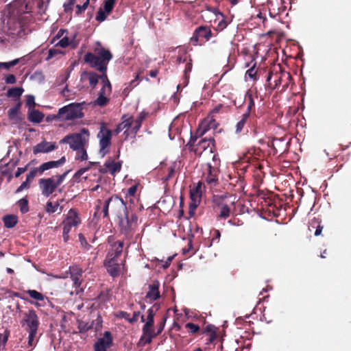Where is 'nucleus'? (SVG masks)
I'll use <instances>...</instances> for the list:
<instances>
[{"label":"nucleus","mask_w":351,"mask_h":351,"mask_svg":"<svg viewBox=\"0 0 351 351\" xmlns=\"http://www.w3.org/2000/svg\"><path fill=\"white\" fill-rule=\"evenodd\" d=\"M112 57L108 50L101 48L96 49V54L87 53L84 56V61L89 63L92 67L97 68L103 74H106L107 65Z\"/></svg>","instance_id":"1"},{"label":"nucleus","mask_w":351,"mask_h":351,"mask_svg":"<svg viewBox=\"0 0 351 351\" xmlns=\"http://www.w3.org/2000/svg\"><path fill=\"white\" fill-rule=\"evenodd\" d=\"M83 103H72L59 109L58 113L54 116L61 121H73L83 117Z\"/></svg>","instance_id":"2"},{"label":"nucleus","mask_w":351,"mask_h":351,"mask_svg":"<svg viewBox=\"0 0 351 351\" xmlns=\"http://www.w3.org/2000/svg\"><path fill=\"white\" fill-rule=\"evenodd\" d=\"M67 173L68 171H66L61 175H56L48 178L40 179L39 180V186L42 194L46 197L51 195L65 180Z\"/></svg>","instance_id":"3"},{"label":"nucleus","mask_w":351,"mask_h":351,"mask_svg":"<svg viewBox=\"0 0 351 351\" xmlns=\"http://www.w3.org/2000/svg\"><path fill=\"white\" fill-rule=\"evenodd\" d=\"M89 135L88 130L86 128H82L79 133L64 136L60 143H68L72 149L77 150L87 145Z\"/></svg>","instance_id":"4"},{"label":"nucleus","mask_w":351,"mask_h":351,"mask_svg":"<svg viewBox=\"0 0 351 351\" xmlns=\"http://www.w3.org/2000/svg\"><path fill=\"white\" fill-rule=\"evenodd\" d=\"M109 207L119 219L128 213L125 203L117 196L112 197L105 202L103 208L104 217L108 216Z\"/></svg>","instance_id":"5"},{"label":"nucleus","mask_w":351,"mask_h":351,"mask_svg":"<svg viewBox=\"0 0 351 351\" xmlns=\"http://www.w3.org/2000/svg\"><path fill=\"white\" fill-rule=\"evenodd\" d=\"M21 325L27 332H37L40 322L34 310L29 309L23 313Z\"/></svg>","instance_id":"6"},{"label":"nucleus","mask_w":351,"mask_h":351,"mask_svg":"<svg viewBox=\"0 0 351 351\" xmlns=\"http://www.w3.org/2000/svg\"><path fill=\"white\" fill-rule=\"evenodd\" d=\"M154 315L155 313L152 308L148 309L147 321L143 327V336L141 338V342L143 344L149 343L152 338L156 336L153 328Z\"/></svg>","instance_id":"7"},{"label":"nucleus","mask_w":351,"mask_h":351,"mask_svg":"<svg viewBox=\"0 0 351 351\" xmlns=\"http://www.w3.org/2000/svg\"><path fill=\"white\" fill-rule=\"evenodd\" d=\"M138 226V218L134 215H129L128 213L125 215L119 218V227L121 231L125 234L132 233Z\"/></svg>","instance_id":"8"},{"label":"nucleus","mask_w":351,"mask_h":351,"mask_svg":"<svg viewBox=\"0 0 351 351\" xmlns=\"http://www.w3.org/2000/svg\"><path fill=\"white\" fill-rule=\"evenodd\" d=\"M97 138L99 140V154L104 157L108 152V147L110 145V139L112 138V132L106 126L102 125L97 134Z\"/></svg>","instance_id":"9"},{"label":"nucleus","mask_w":351,"mask_h":351,"mask_svg":"<svg viewBox=\"0 0 351 351\" xmlns=\"http://www.w3.org/2000/svg\"><path fill=\"white\" fill-rule=\"evenodd\" d=\"M214 143L212 138L202 139L197 145L195 153L200 154L204 158H212L214 154Z\"/></svg>","instance_id":"10"},{"label":"nucleus","mask_w":351,"mask_h":351,"mask_svg":"<svg viewBox=\"0 0 351 351\" xmlns=\"http://www.w3.org/2000/svg\"><path fill=\"white\" fill-rule=\"evenodd\" d=\"M219 165V160L217 158V155L213 156V164L208 162V175L206 178V181L210 185H215L217 182L216 173L217 168Z\"/></svg>","instance_id":"11"},{"label":"nucleus","mask_w":351,"mask_h":351,"mask_svg":"<svg viewBox=\"0 0 351 351\" xmlns=\"http://www.w3.org/2000/svg\"><path fill=\"white\" fill-rule=\"evenodd\" d=\"M112 343V338L110 332H104L103 337L99 338L95 344V351H107Z\"/></svg>","instance_id":"12"},{"label":"nucleus","mask_w":351,"mask_h":351,"mask_svg":"<svg viewBox=\"0 0 351 351\" xmlns=\"http://www.w3.org/2000/svg\"><path fill=\"white\" fill-rule=\"evenodd\" d=\"M56 149H57L56 143L43 141L33 147V152L34 154L40 153L47 154L55 150Z\"/></svg>","instance_id":"13"},{"label":"nucleus","mask_w":351,"mask_h":351,"mask_svg":"<svg viewBox=\"0 0 351 351\" xmlns=\"http://www.w3.org/2000/svg\"><path fill=\"white\" fill-rule=\"evenodd\" d=\"M105 265L108 273L113 277L119 276L124 269L122 264L118 263L116 260H106Z\"/></svg>","instance_id":"14"},{"label":"nucleus","mask_w":351,"mask_h":351,"mask_svg":"<svg viewBox=\"0 0 351 351\" xmlns=\"http://www.w3.org/2000/svg\"><path fill=\"white\" fill-rule=\"evenodd\" d=\"M69 272L71 274V278L73 282V286L75 288L80 287L82 283L81 276L83 273L82 268L78 266L70 267Z\"/></svg>","instance_id":"15"},{"label":"nucleus","mask_w":351,"mask_h":351,"mask_svg":"<svg viewBox=\"0 0 351 351\" xmlns=\"http://www.w3.org/2000/svg\"><path fill=\"white\" fill-rule=\"evenodd\" d=\"M66 161L65 157L62 156L60 160L56 161H49L43 163L38 167V171H40V176H41L45 171L57 168L63 165Z\"/></svg>","instance_id":"16"},{"label":"nucleus","mask_w":351,"mask_h":351,"mask_svg":"<svg viewBox=\"0 0 351 351\" xmlns=\"http://www.w3.org/2000/svg\"><path fill=\"white\" fill-rule=\"evenodd\" d=\"M81 222L80 218L77 213V211L74 209H71L68 214L66 215V219L64 220L63 223H67L68 224L72 226L73 227L77 226Z\"/></svg>","instance_id":"17"},{"label":"nucleus","mask_w":351,"mask_h":351,"mask_svg":"<svg viewBox=\"0 0 351 351\" xmlns=\"http://www.w3.org/2000/svg\"><path fill=\"white\" fill-rule=\"evenodd\" d=\"M123 247V243L121 241H117L114 243L111 246V249L110 250L106 259L108 260H115V258L121 254L122 252Z\"/></svg>","instance_id":"18"},{"label":"nucleus","mask_w":351,"mask_h":351,"mask_svg":"<svg viewBox=\"0 0 351 351\" xmlns=\"http://www.w3.org/2000/svg\"><path fill=\"white\" fill-rule=\"evenodd\" d=\"M201 184L198 183V184L192 189L190 191L191 198L193 201V206L194 208H196L197 206V203L199 202L201 197Z\"/></svg>","instance_id":"19"},{"label":"nucleus","mask_w":351,"mask_h":351,"mask_svg":"<svg viewBox=\"0 0 351 351\" xmlns=\"http://www.w3.org/2000/svg\"><path fill=\"white\" fill-rule=\"evenodd\" d=\"M159 284L158 282H154L149 286V290L147 293V298L151 300H156L160 297V293L158 291Z\"/></svg>","instance_id":"20"},{"label":"nucleus","mask_w":351,"mask_h":351,"mask_svg":"<svg viewBox=\"0 0 351 351\" xmlns=\"http://www.w3.org/2000/svg\"><path fill=\"white\" fill-rule=\"evenodd\" d=\"M43 118L44 114L37 110L33 109L29 112L28 119L32 123H39L43 121Z\"/></svg>","instance_id":"21"},{"label":"nucleus","mask_w":351,"mask_h":351,"mask_svg":"<svg viewBox=\"0 0 351 351\" xmlns=\"http://www.w3.org/2000/svg\"><path fill=\"white\" fill-rule=\"evenodd\" d=\"M20 104H18L14 107L11 108L8 110V117L9 119L13 121L14 123H17L20 121V117H19V108H20Z\"/></svg>","instance_id":"22"},{"label":"nucleus","mask_w":351,"mask_h":351,"mask_svg":"<svg viewBox=\"0 0 351 351\" xmlns=\"http://www.w3.org/2000/svg\"><path fill=\"white\" fill-rule=\"evenodd\" d=\"M101 78L102 80L103 86L100 93L108 96L111 93V84L106 74H103Z\"/></svg>","instance_id":"23"},{"label":"nucleus","mask_w":351,"mask_h":351,"mask_svg":"<svg viewBox=\"0 0 351 351\" xmlns=\"http://www.w3.org/2000/svg\"><path fill=\"white\" fill-rule=\"evenodd\" d=\"M105 166L108 171H110L112 174L119 171L121 169V164L119 162H115L112 160L107 161L105 163Z\"/></svg>","instance_id":"24"},{"label":"nucleus","mask_w":351,"mask_h":351,"mask_svg":"<svg viewBox=\"0 0 351 351\" xmlns=\"http://www.w3.org/2000/svg\"><path fill=\"white\" fill-rule=\"evenodd\" d=\"M195 33L199 37H203L206 40H209L212 36L211 31L207 27L203 26L198 27L196 29Z\"/></svg>","instance_id":"25"},{"label":"nucleus","mask_w":351,"mask_h":351,"mask_svg":"<svg viewBox=\"0 0 351 351\" xmlns=\"http://www.w3.org/2000/svg\"><path fill=\"white\" fill-rule=\"evenodd\" d=\"M62 207L60 206L58 202L53 204L51 202H48L46 204V211L49 213H53L55 212L61 213Z\"/></svg>","instance_id":"26"},{"label":"nucleus","mask_w":351,"mask_h":351,"mask_svg":"<svg viewBox=\"0 0 351 351\" xmlns=\"http://www.w3.org/2000/svg\"><path fill=\"white\" fill-rule=\"evenodd\" d=\"M145 117V115L143 113H141L136 119L132 120V131L134 134H136L140 129L142 121L144 119Z\"/></svg>","instance_id":"27"},{"label":"nucleus","mask_w":351,"mask_h":351,"mask_svg":"<svg viewBox=\"0 0 351 351\" xmlns=\"http://www.w3.org/2000/svg\"><path fill=\"white\" fill-rule=\"evenodd\" d=\"M5 226L9 228H13L17 223V217L15 215H7L3 217Z\"/></svg>","instance_id":"28"},{"label":"nucleus","mask_w":351,"mask_h":351,"mask_svg":"<svg viewBox=\"0 0 351 351\" xmlns=\"http://www.w3.org/2000/svg\"><path fill=\"white\" fill-rule=\"evenodd\" d=\"M23 93V89L20 87L10 88L8 90V96L11 97L19 98Z\"/></svg>","instance_id":"29"},{"label":"nucleus","mask_w":351,"mask_h":351,"mask_svg":"<svg viewBox=\"0 0 351 351\" xmlns=\"http://www.w3.org/2000/svg\"><path fill=\"white\" fill-rule=\"evenodd\" d=\"M248 117V112H245V114H243L242 119L237 123L236 125V133H239L242 131Z\"/></svg>","instance_id":"30"},{"label":"nucleus","mask_w":351,"mask_h":351,"mask_svg":"<svg viewBox=\"0 0 351 351\" xmlns=\"http://www.w3.org/2000/svg\"><path fill=\"white\" fill-rule=\"evenodd\" d=\"M56 45L60 46L62 47H66L69 45H72L73 47H75L76 44L70 40L67 36H64L56 44Z\"/></svg>","instance_id":"31"},{"label":"nucleus","mask_w":351,"mask_h":351,"mask_svg":"<svg viewBox=\"0 0 351 351\" xmlns=\"http://www.w3.org/2000/svg\"><path fill=\"white\" fill-rule=\"evenodd\" d=\"M27 293L33 299L37 301H42L44 300V295L36 290H28Z\"/></svg>","instance_id":"32"},{"label":"nucleus","mask_w":351,"mask_h":351,"mask_svg":"<svg viewBox=\"0 0 351 351\" xmlns=\"http://www.w3.org/2000/svg\"><path fill=\"white\" fill-rule=\"evenodd\" d=\"M77 152L76 154V159L81 160H86L88 159V155L86 151V147H82L75 150Z\"/></svg>","instance_id":"33"},{"label":"nucleus","mask_w":351,"mask_h":351,"mask_svg":"<svg viewBox=\"0 0 351 351\" xmlns=\"http://www.w3.org/2000/svg\"><path fill=\"white\" fill-rule=\"evenodd\" d=\"M116 3V0H106L104 2V10L107 12V14H110L114 5Z\"/></svg>","instance_id":"34"},{"label":"nucleus","mask_w":351,"mask_h":351,"mask_svg":"<svg viewBox=\"0 0 351 351\" xmlns=\"http://www.w3.org/2000/svg\"><path fill=\"white\" fill-rule=\"evenodd\" d=\"M109 14H107V12H106L105 10H104L102 8H100L97 12V14L95 19L97 21L102 22L106 19Z\"/></svg>","instance_id":"35"},{"label":"nucleus","mask_w":351,"mask_h":351,"mask_svg":"<svg viewBox=\"0 0 351 351\" xmlns=\"http://www.w3.org/2000/svg\"><path fill=\"white\" fill-rule=\"evenodd\" d=\"M87 75L88 76L90 85L94 88L98 82L99 76L95 73H89Z\"/></svg>","instance_id":"36"},{"label":"nucleus","mask_w":351,"mask_h":351,"mask_svg":"<svg viewBox=\"0 0 351 351\" xmlns=\"http://www.w3.org/2000/svg\"><path fill=\"white\" fill-rule=\"evenodd\" d=\"M209 127L208 125V121L205 120L204 121L201 125H199L198 130H197V134L200 136L204 134L207 130H208Z\"/></svg>","instance_id":"37"},{"label":"nucleus","mask_w":351,"mask_h":351,"mask_svg":"<svg viewBox=\"0 0 351 351\" xmlns=\"http://www.w3.org/2000/svg\"><path fill=\"white\" fill-rule=\"evenodd\" d=\"M18 204L20 207V210L23 213H25L28 211V202L25 199H21L18 202Z\"/></svg>","instance_id":"38"},{"label":"nucleus","mask_w":351,"mask_h":351,"mask_svg":"<svg viewBox=\"0 0 351 351\" xmlns=\"http://www.w3.org/2000/svg\"><path fill=\"white\" fill-rule=\"evenodd\" d=\"M64 223V228H63V239L64 241H67L69 240V234L71 231L72 226L68 224L67 223Z\"/></svg>","instance_id":"39"},{"label":"nucleus","mask_w":351,"mask_h":351,"mask_svg":"<svg viewBox=\"0 0 351 351\" xmlns=\"http://www.w3.org/2000/svg\"><path fill=\"white\" fill-rule=\"evenodd\" d=\"M19 62V59H15L9 62H0V68H3L5 69H10L11 66H15Z\"/></svg>","instance_id":"40"},{"label":"nucleus","mask_w":351,"mask_h":351,"mask_svg":"<svg viewBox=\"0 0 351 351\" xmlns=\"http://www.w3.org/2000/svg\"><path fill=\"white\" fill-rule=\"evenodd\" d=\"M230 210L227 205H223L221 208V213L219 217L223 218H227L230 216Z\"/></svg>","instance_id":"41"},{"label":"nucleus","mask_w":351,"mask_h":351,"mask_svg":"<svg viewBox=\"0 0 351 351\" xmlns=\"http://www.w3.org/2000/svg\"><path fill=\"white\" fill-rule=\"evenodd\" d=\"M37 175L40 176V171H38V167L32 169L27 175L26 180L29 182L33 180Z\"/></svg>","instance_id":"42"},{"label":"nucleus","mask_w":351,"mask_h":351,"mask_svg":"<svg viewBox=\"0 0 351 351\" xmlns=\"http://www.w3.org/2000/svg\"><path fill=\"white\" fill-rule=\"evenodd\" d=\"M132 117H128L127 119H125L119 125L124 130L126 128H129L130 127H132Z\"/></svg>","instance_id":"43"},{"label":"nucleus","mask_w":351,"mask_h":351,"mask_svg":"<svg viewBox=\"0 0 351 351\" xmlns=\"http://www.w3.org/2000/svg\"><path fill=\"white\" fill-rule=\"evenodd\" d=\"M185 327L188 328L191 333L197 332L199 330V327L193 323H187Z\"/></svg>","instance_id":"44"},{"label":"nucleus","mask_w":351,"mask_h":351,"mask_svg":"<svg viewBox=\"0 0 351 351\" xmlns=\"http://www.w3.org/2000/svg\"><path fill=\"white\" fill-rule=\"evenodd\" d=\"M106 96L107 95L100 93L99 97L97 99V104L101 106H104L108 101Z\"/></svg>","instance_id":"45"},{"label":"nucleus","mask_w":351,"mask_h":351,"mask_svg":"<svg viewBox=\"0 0 351 351\" xmlns=\"http://www.w3.org/2000/svg\"><path fill=\"white\" fill-rule=\"evenodd\" d=\"M29 332V337H28V344L30 346H34V339L36 335L37 332Z\"/></svg>","instance_id":"46"},{"label":"nucleus","mask_w":351,"mask_h":351,"mask_svg":"<svg viewBox=\"0 0 351 351\" xmlns=\"http://www.w3.org/2000/svg\"><path fill=\"white\" fill-rule=\"evenodd\" d=\"M27 105L29 106V108H34L35 106V98L33 95H27Z\"/></svg>","instance_id":"47"},{"label":"nucleus","mask_w":351,"mask_h":351,"mask_svg":"<svg viewBox=\"0 0 351 351\" xmlns=\"http://www.w3.org/2000/svg\"><path fill=\"white\" fill-rule=\"evenodd\" d=\"M75 0H69L68 3L64 4V10L66 12L71 10L72 6L74 5Z\"/></svg>","instance_id":"48"},{"label":"nucleus","mask_w":351,"mask_h":351,"mask_svg":"<svg viewBox=\"0 0 351 351\" xmlns=\"http://www.w3.org/2000/svg\"><path fill=\"white\" fill-rule=\"evenodd\" d=\"M28 182L29 181H27V180L25 182H23L21 184V186L16 189V193H20L23 189L29 188Z\"/></svg>","instance_id":"49"},{"label":"nucleus","mask_w":351,"mask_h":351,"mask_svg":"<svg viewBox=\"0 0 351 351\" xmlns=\"http://www.w3.org/2000/svg\"><path fill=\"white\" fill-rule=\"evenodd\" d=\"M5 82L7 84H14L16 82V77L14 75H9L5 77Z\"/></svg>","instance_id":"50"},{"label":"nucleus","mask_w":351,"mask_h":351,"mask_svg":"<svg viewBox=\"0 0 351 351\" xmlns=\"http://www.w3.org/2000/svg\"><path fill=\"white\" fill-rule=\"evenodd\" d=\"M137 186L136 185L131 186L128 190L127 195L129 196H134L136 192Z\"/></svg>","instance_id":"51"},{"label":"nucleus","mask_w":351,"mask_h":351,"mask_svg":"<svg viewBox=\"0 0 351 351\" xmlns=\"http://www.w3.org/2000/svg\"><path fill=\"white\" fill-rule=\"evenodd\" d=\"M59 53V51L58 49H51L49 51L48 57L47 58V60L51 59L53 56H55L56 54Z\"/></svg>","instance_id":"52"},{"label":"nucleus","mask_w":351,"mask_h":351,"mask_svg":"<svg viewBox=\"0 0 351 351\" xmlns=\"http://www.w3.org/2000/svg\"><path fill=\"white\" fill-rule=\"evenodd\" d=\"M139 315H140V312H138V311L134 312L132 316L130 317V322L133 323V322H136L138 319Z\"/></svg>","instance_id":"53"},{"label":"nucleus","mask_w":351,"mask_h":351,"mask_svg":"<svg viewBox=\"0 0 351 351\" xmlns=\"http://www.w3.org/2000/svg\"><path fill=\"white\" fill-rule=\"evenodd\" d=\"M256 75V71L254 68H250L246 71V75H247L250 78H254Z\"/></svg>","instance_id":"54"},{"label":"nucleus","mask_w":351,"mask_h":351,"mask_svg":"<svg viewBox=\"0 0 351 351\" xmlns=\"http://www.w3.org/2000/svg\"><path fill=\"white\" fill-rule=\"evenodd\" d=\"M119 316L122 317V318L125 319L126 320H128L130 322V317L131 316L130 315L129 313H128L126 312L121 311V312L119 313Z\"/></svg>","instance_id":"55"},{"label":"nucleus","mask_w":351,"mask_h":351,"mask_svg":"<svg viewBox=\"0 0 351 351\" xmlns=\"http://www.w3.org/2000/svg\"><path fill=\"white\" fill-rule=\"evenodd\" d=\"M25 171V168H18L17 171L15 173V177L18 178L23 173H24Z\"/></svg>","instance_id":"56"},{"label":"nucleus","mask_w":351,"mask_h":351,"mask_svg":"<svg viewBox=\"0 0 351 351\" xmlns=\"http://www.w3.org/2000/svg\"><path fill=\"white\" fill-rule=\"evenodd\" d=\"M254 106V102L251 96H250V104L248 105V107H247V112L249 114H250V111L251 110V108Z\"/></svg>","instance_id":"57"},{"label":"nucleus","mask_w":351,"mask_h":351,"mask_svg":"<svg viewBox=\"0 0 351 351\" xmlns=\"http://www.w3.org/2000/svg\"><path fill=\"white\" fill-rule=\"evenodd\" d=\"M79 239H80V242H81V244H82V245H87V243H86V239H85V238L84 237V236H83L82 234H79Z\"/></svg>","instance_id":"58"},{"label":"nucleus","mask_w":351,"mask_h":351,"mask_svg":"<svg viewBox=\"0 0 351 351\" xmlns=\"http://www.w3.org/2000/svg\"><path fill=\"white\" fill-rule=\"evenodd\" d=\"M322 229H323V227L321 226H318V227L317 228L315 232V236H319L322 233Z\"/></svg>","instance_id":"59"},{"label":"nucleus","mask_w":351,"mask_h":351,"mask_svg":"<svg viewBox=\"0 0 351 351\" xmlns=\"http://www.w3.org/2000/svg\"><path fill=\"white\" fill-rule=\"evenodd\" d=\"M158 74L157 70H152L149 72V75L152 77H155Z\"/></svg>","instance_id":"60"},{"label":"nucleus","mask_w":351,"mask_h":351,"mask_svg":"<svg viewBox=\"0 0 351 351\" xmlns=\"http://www.w3.org/2000/svg\"><path fill=\"white\" fill-rule=\"evenodd\" d=\"M219 26L220 27L221 29H223L226 27V23L224 21H221V22H219Z\"/></svg>","instance_id":"61"},{"label":"nucleus","mask_w":351,"mask_h":351,"mask_svg":"<svg viewBox=\"0 0 351 351\" xmlns=\"http://www.w3.org/2000/svg\"><path fill=\"white\" fill-rule=\"evenodd\" d=\"M88 2L89 0H86V2L82 5H81L82 10L84 11L86 9Z\"/></svg>","instance_id":"62"},{"label":"nucleus","mask_w":351,"mask_h":351,"mask_svg":"<svg viewBox=\"0 0 351 351\" xmlns=\"http://www.w3.org/2000/svg\"><path fill=\"white\" fill-rule=\"evenodd\" d=\"M88 2L89 0H86V2L82 5H81L82 10L84 11L86 9Z\"/></svg>","instance_id":"63"},{"label":"nucleus","mask_w":351,"mask_h":351,"mask_svg":"<svg viewBox=\"0 0 351 351\" xmlns=\"http://www.w3.org/2000/svg\"><path fill=\"white\" fill-rule=\"evenodd\" d=\"M122 130H123V129L122 128V127H121L120 125H119L117 126V128H116V130H115V132H116L117 134H119V132H121Z\"/></svg>","instance_id":"64"}]
</instances>
